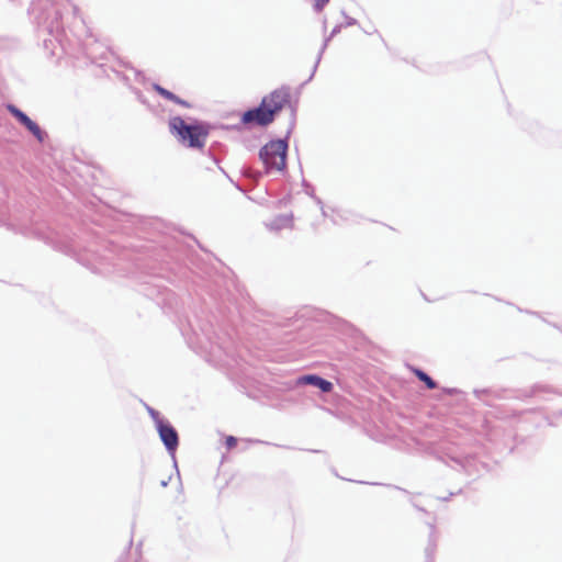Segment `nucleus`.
<instances>
[{
    "label": "nucleus",
    "mask_w": 562,
    "mask_h": 562,
    "mask_svg": "<svg viewBox=\"0 0 562 562\" xmlns=\"http://www.w3.org/2000/svg\"><path fill=\"white\" fill-rule=\"evenodd\" d=\"M190 348L210 355H216V350H226V338L213 329L209 319L194 315L188 321V328L182 330Z\"/></svg>",
    "instance_id": "1"
},
{
    "label": "nucleus",
    "mask_w": 562,
    "mask_h": 562,
    "mask_svg": "<svg viewBox=\"0 0 562 562\" xmlns=\"http://www.w3.org/2000/svg\"><path fill=\"white\" fill-rule=\"evenodd\" d=\"M291 91L282 86L265 95L258 106L246 110L240 116L241 125L256 124L262 127L270 125L276 115L290 103Z\"/></svg>",
    "instance_id": "2"
},
{
    "label": "nucleus",
    "mask_w": 562,
    "mask_h": 562,
    "mask_svg": "<svg viewBox=\"0 0 562 562\" xmlns=\"http://www.w3.org/2000/svg\"><path fill=\"white\" fill-rule=\"evenodd\" d=\"M296 111L291 109V119L285 136L278 139H271L259 150V159L262 161L266 173L272 170L284 171L286 168V157L289 150V139L295 127Z\"/></svg>",
    "instance_id": "3"
},
{
    "label": "nucleus",
    "mask_w": 562,
    "mask_h": 562,
    "mask_svg": "<svg viewBox=\"0 0 562 562\" xmlns=\"http://www.w3.org/2000/svg\"><path fill=\"white\" fill-rule=\"evenodd\" d=\"M168 126L170 133L176 136L182 145L193 149L203 148L210 133L206 123L196 120L192 123H187L179 115L170 117Z\"/></svg>",
    "instance_id": "4"
},
{
    "label": "nucleus",
    "mask_w": 562,
    "mask_h": 562,
    "mask_svg": "<svg viewBox=\"0 0 562 562\" xmlns=\"http://www.w3.org/2000/svg\"><path fill=\"white\" fill-rule=\"evenodd\" d=\"M7 111L23 126L25 127L37 142L44 143L47 138V133L33 121L26 113L12 103L5 105Z\"/></svg>",
    "instance_id": "5"
},
{
    "label": "nucleus",
    "mask_w": 562,
    "mask_h": 562,
    "mask_svg": "<svg viewBox=\"0 0 562 562\" xmlns=\"http://www.w3.org/2000/svg\"><path fill=\"white\" fill-rule=\"evenodd\" d=\"M156 430L167 452L175 460L176 451L179 447V435L177 429L170 424L169 420H166L159 422Z\"/></svg>",
    "instance_id": "6"
},
{
    "label": "nucleus",
    "mask_w": 562,
    "mask_h": 562,
    "mask_svg": "<svg viewBox=\"0 0 562 562\" xmlns=\"http://www.w3.org/2000/svg\"><path fill=\"white\" fill-rule=\"evenodd\" d=\"M297 384L300 385H312L323 393H329L334 385L330 381L324 379L318 374H304L297 378Z\"/></svg>",
    "instance_id": "7"
},
{
    "label": "nucleus",
    "mask_w": 562,
    "mask_h": 562,
    "mask_svg": "<svg viewBox=\"0 0 562 562\" xmlns=\"http://www.w3.org/2000/svg\"><path fill=\"white\" fill-rule=\"evenodd\" d=\"M344 27V24H337L330 32V34L328 36H325L324 38V42H323V45L318 52V55H317V58H316V61L314 64V67H313V70H312V74L311 76L308 77V79L306 80V82L311 81L312 78L314 77L316 70H317V67L321 63V59H322V56L325 52V49L327 48L328 46V43L330 42V40L336 36L338 33H340L341 29Z\"/></svg>",
    "instance_id": "8"
},
{
    "label": "nucleus",
    "mask_w": 562,
    "mask_h": 562,
    "mask_svg": "<svg viewBox=\"0 0 562 562\" xmlns=\"http://www.w3.org/2000/svg\"><path fill=\"white\" fill-rule=\"evenodd\" d=\"M151 87L162 98H165L176 104H179L183 108H187V109L191 108V104L188 101L179 98L173 92L169 91L168 89L164 88L162 86H160L158 83H153Z\"/></svg>",
    "instance_id": "9"
},
{
    "label": "nucleus",
    "mask_w": 562,
    "mask_h": 562,
    "mask_svg": "<svg viewBox=\"0 0 562 562\" xmlns=\"http://www.w3.org/2000/svg\"><path fill=\"white\" fill-rule=\"evenodd\" d=\"M292 215H278L273 220H271L269 223H267V227L270 231H281L286 227H291L292 225Z\"/></svg>",
    "instance_id": "10"
},
{
    "label": "nucleus",
    "mask_w": 562,
    "mask_h": 562,
    "mask_svg": "<svg viewBox=\"0 0 562 562\" xmlns=\"http://www.w3.org/2000/svg\"><path fill=\"white\" fill-rule=\"evenodd\" d=\"M412 371L419 381L425 383L428 390L437 389V382L427 372L419 368H413Z\"/></svg>",
    "instance_id": "11"
},
{
    "label": "nucleus",
    "mask_w": 562,
    "mask_h": 562,
    "mask_svg": "<svg viewBox=\"0 0 562 562\" xmlns=\"http://www.w3.org/2000/svg\"><path fill=\"white\" fill-rule=\"evenodd\" d=\"M456 461L461 465V468L468 475L471 476L480 473L479 464L476 463V460L474 458L468 457L462 461Z\"/></svg>",
    "instance_id": "12"
},
{
    "label": "nucleus",
    "mask_w": 562,
    "mask_h": 562,
    "mask_svg": "<svg viewBox=\"0 0 562 562\" xmlns=\"http://www.w3.org/2000/svg\"><path fill=\"white\" fill-rule=\"evenodd\" d=\"M314 191H315V190H314V187H313V186H311V184H306V189H305L306 194L314 199V201L316 202V204L321 207L323 215H326L325 210H324L323 201H322L318 196H316V195L314 194Z\"/></svg>",
    "instance_id": "13"
},
{
    "label": "nucleus",
    "mask_w": 562,
    "mask_h": 562,
    "mask_svg": "<svg viewBox=\"0 0 562 562\" xmlns=\"http://www.w3.org/2000/svg\"><path fill=\"white\" fill-rule=\"evenodd\" d=\"M146 409L149 414V416L151 417L153 422L155 423V427L158 426V423L159 422H166L167 419L161 417L160 413L158 411H156L155 408L150 407V406H146Z\"/></svg>",
    "instance_id": "14"
},
{
    "label": "nucleus",
    "mask_w": 562,
    "mask_h": 562,
    "mask_svg": "<svg viewBox=\"0 0 562 562\" xmlns=\"http://www.w3.org/2000/svg\"><path fill=\"white\" fill-rule=\"evenodd\" d=\"M430 529H431V532H430V539H429V543L426 548V554L427 557H430L432 554V552L435 551V548H436V542L435 540L432 539V536L435 533V526L434 525H430Z\"/></svg>",
    "instance_id": "15"
},
{
    "label": "nucleus",
    "mask_w": 562,
    "mask_h": 562,
    "mask_svg": "<svg viewBox=\"0 0 562 562\" xmlns=\"http://www.w3.org/2000/svg\"><path fill=\"white\" fill-rule=\"evenodd\" d=\"M243 175L249 179H252L255 181H258L259 178L261 177V172L259 171H254L251 170L250 168H247L244 170Z\"/></svg>",
    "instance_id": "16"
},
{
    "label": "nucleus",
    "mask_w": 562,
    "mask_h": 562,
    "mask_svg": "<svg viewBox=\"0 0 562 562\" xmlns=\"http://www.w3.org/2000/svg\"><path fill=\"white\" fill-rule=\"evenodd\" d=\"M328 2L329 0H315L313 4L314 11L321 12Z\"/></svg>",
    "instance_id": "17"
},
{
    "label": "nucleus",
    "mask_w": 562,
    "mask_h": 562,
    "mask_svg": "<svg viewBox=\"0 0 562 562\" xmlns=\"http://www.w3.org/2000/svg\"><path fill=\"white\" fill-rule=\"evenodd\" d=\"M341 14H342V15L345 16V19H346V22H345V24H344V27H346V26H352V25L358 24V21H357L355 18H351V16L347 15V14H346V12H345L344 10L341 11Z\"/></svg>",
    "instance_id": "18"
},
{
    "label": "nucleus",
    "mask_w": 562,
    "mask_h": 562,
    "mask_svg": "<svg viewBox=\"0 0 562 562\" xmlns=\"http://www.w3.org/2000/svg\"><path fill=\"white\" fill-rule=\"evenodd\" d=\"M227 449H232L237 445V439L234 436H227L225 439Z\"/></svg>",
    "instance_id": "19"
},
{
    "label": "nucleus",
    "mask_w": 562,
    "mask_h": 562,
    "mask_svg": "<svg viewBox=\"0 0 562 562\" xmlns=\"http://www.w3.org/2000/svg\"><path fill=\"white\" fill-rule=\"evenodd\" d=\"M133 92L135 93V95H136V98H137V100H138L139 102H142L143 104H146V102H147V101H146V98L144 97V94L142 93V91H140V90H138V89H133Z\"/></svg>",
    "instance_id": "20"
},
{
    "label": "nucleus",
    "mask_w": 562,
    "mask_h": 562,
    "mask_svg": "<svg viewBox=\"0 0 562 562\" xmlns=\"http://www.w3.org/2000/svg\"><path fill=\"white\" fill-rule=\"evenodd\" d=\"M88 267L93 271V272H98V273H103L104 272V269L97 266L95 263H90L88 265Z\"/></svg>",
    "instance_id": "21"
},
{
    "label": "nucleus",
    "mask_w": 562,
    "mask_h": 562,
    "mask_svg": "<svg viewBox=\"0 0 562 562\" xmlns=\"http://www.w3.org/2000/svg\"><path fill=\"white\" fill-rule=\"evenodd\" d=\"M474 395L477 397V398H482V396L484 394H487L488 393V390L486 389H483V390H474Z\"/></svg>",
    "instance_id": "22"
},
{
    "label": "nucleus",
    "mask_w": 562,
    "mask_h": 562,
    "mask_svg": "<svg viewBox=\"0 0 562 562\" xmlns=\"http://www.w3.org/2000/svg\"><path fill=\"white\" fill-rule=\"evenodd\" d=\"M443 392L449 395H456L459 393V390L454 389V387H446V389H443Z\"/></svg>",
    "instance_id": "23"
},
{
    "label": "nucleus",
    "mask_w": 562,
    "mask_h": 562,
    "mask_svg": "<svg viewBox=\"0 0 562 562\" xmlns=\"http://www.w3.org/2000/svg\"><path fill=\"white\" fill-rule=\"evenodd\" d=\"M79 260L82 265L87 266V258L85 256H81Z\"/></svg>",
    "instance_id": "24"
},
{
    "label": "nucleus",
    "mask_w": 562,
    "mask_h": 562,
    "mask_svg": "<svg viewBox=\"0 0 562 562\" xmlns=\"http://www.w3.org/2000/svg\"><path fill=\"white\" fill-rule=\"evenodd\" d=\"M168 483H169V480H162V481L160 482V485H161L162 487H166V486L168 485Z\"/></svg>",
    "instance_id": "25"
},
{
    "label": "nucleus",
    "mask_w": 562,
    "mask_h": 562,
    "mask_svg": "<svg viewBox=\"0 0 562 562\" xmlns=\"http://www.w3.org/2000/svg\"><path fill=\"white\" fill-rule=\"evenodd\" d=\"M453 495H454V493H450L449 496L440 497V499L446 502Z\"/></svg>",
    "instance_id": "26"
},
{
    "label": "nucleus",
    "mask_w": 562,
    "mask_h": 562,
    "mask_svg": "<svg viewBox=\"0 0 562 562\" xmlns=\"http://www.w3.org/2000/svg\"><path fill=\"white\" fill-rule=\"evenodd\" d=\"M326 27H327V20L324 19V21H323V29H324V31H326Z\"/></svg>",
    "instance_id": "27"
},
{
    "label": "nucleus",
    "mask_w": 562,
    "mask_h": 562,
    "mask_svg": "<svg viewBox=\"0 0 562 562\" xmlns=\"http://www.w3.org/2000/svg\"><path fill=\"white\" fill-rule=\"evenodd\" d=\"M142 78V80L144 79L143 75L139 72V71H136V78Z\"/></svg>",
    "instance_id": "28"
},
{
    "label": "nucleus",
    "mask_w": 562,
    "mask_h": 562,
    "mask_svg": "<svg viewBox=\"0 0 562 562\" xmlns=\"http://www.w3.org/2000/svg\"><path fill=\"white\" fill-rule=\"evenodd\" d=\"M555 415H557L558 417H561V416H562V409H560L559 412H557V413H555Z\"/></svg>",
    "instance_id": "29"
},
{
    "label": "nucleus",
    "mask_w": 562,
    "mask_h": 562,
    "mask_svg": "<svg viewBox=\"0 0 562 562\" xmlns=\"http://www.w3.org/2000/svg\"><path fill=\"white\" fill-rule=\"evenodd\" d=\"M306 184H310L306 180H303V187L306 188Z\"/></svg>",
    "instance_id": "30"
}]
</instances>
